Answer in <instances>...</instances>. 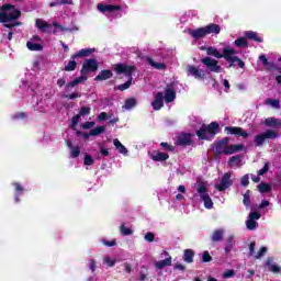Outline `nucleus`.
I'll return each mask as SVG.
<instances>
[{
  "label": "nucleus",
  "mask_w": 281,
  "mask_h": 281,
  "mask_svg": "<svg viewBox=\"0 0 281 281\" xmlns=\"http://www.w3.org/2000/svg\"><path fill=\"white\" fill-rule=\"evenodd\" d=\"M206 54L207 56H214V58H224L226 63L229 64L227 69H236V63L240 69H244L245 67V61L236 56V50L234 48L226 47L223 49V54H221L218 48L210 46L206 48Z\"/></svg>",
  "instance_id": "f257e3e1"
},
{
  "label": "nucleus",
  "mask_w": 281,
  "mask_h": 281,
  "mask_svg": "<svg viewBox=\"0 0 281 281\" xmlns=\"http://www.w3.org/2000/svg\"><path fill=\"white\" fill-rule=\"evenodd\" d=\"M221 133V124L213 121L210 124L203 123L199 130L195 131V135L202 142H212L216 135Z\"/></svg>",
  "instance_id": "f03ea898"
},
{
  "label": "nucleus",
  "mask_w": 281,
  "mask_h": 281,
  "mask_svg": "<svg viewBox=\"0 0 281 281\" xmlns=\"http://www.w3.org/2000/svg\"><path fill=\"white\" fill-rule=\"evenodd\" d=\"M137 70V67L133 65H126V64H116L114 71L116 74L126 76L127 81L125 83L119 85L116 89L119 91H126V89H131V85H133V72Z\"/></svg>",
  "instance_id": "7ed1b4c3"
},
{
  "label": "nucleus",
  "mask_w": 281,
  "mask_h": 281,
  "mask_svg": "<svg viewBox=\"0 0 281 281\" xmlns=\"http://www.w3.org/2000/svg\"><path fill=\"white\" fill-rule=\"evenodd\" d=\"M93 52H95V49L82 48L79 52L75 53L70 57L71 60L68 61V64L64 67V71H76V68L78 67V63L76 61V58H87V56H91Z\"/></svg>",
  "instance_id": "20e7f679"
},
{
  "label": "nucleus",
  "mask_w": 281,
  "mask_h": 281,
  "mask_svg": "<svg viewBox=\"0 0 281 281\" xmlns=\"http://www.w3.org/2000/svg\"><path fill=\"white\" fill-rule=\"evenodd\" d=\"M196 190L198 194H200L201 201L204 203V207L206 210H212V207H214V202H212V198H210V193H207V187H205V183L200 182Z\"/></svg>",
  "instance_id": "39448f33"
},
{
  "label": "nucleus",
  "mask_w": 281,
  "mask_h": 281,
  "mask_svg": "<svg viewBox=\"0 0 281 281\" xmlns=\"http://www.w3.org/2000/svg\"><path fill=\"white\" fill-rule=\"evenodd\" d=\"M229 137H223L220 140H215L213 143V153L214 155H227V150L229 148Z\"/></svg>",
  "instance_id": "423d86ee"
},
{
  "label": "nucleus",
  "mask_w": 281,
  "mask_h": 281,
  "mask_svg": "<svg viewBox=\"0 0 281 281\" xmlns=\"http://www.w3.org/2000/svg\"><path fill=\"white\" fill-rule=\"evenodd\" d=\"M280 134L273 130H267L266 132L255 136V145L262 146L267 139H276Z\"/></svg>",
  "instance_id": "0eeeda50"
},
{
  "label": "nucleus",
  "mask_w": 281,
  "mask_h": 281,
  "mask_svg": "<svg viewBox=\"0 0 281 281\" xmlns=\"http://www.w3.org/2000/svg\"><path fill=\"white\" fill-rule=\"evenodd\" d=\"M201 63L205 65L207 71L211 74H221V71H223V68L218 65V60L212 57H203Z\"/></svg>",
  "instance_id": "6e6552de"
},
{
  "label": "nucleus",
  "mask_w": 281,
  "mask_h": 281,
  "mask_svg": "<svg viewBox=\"0 0 281 281\" xmlns=\"http://www.w3.org/2000/svg\"><path fill=\"white\" fill-rule=\"evenodd\" d=\"M99 67H100V63H98V59L95 58L86 59L81 68V74L82 76L87 74H94V71L99 69Z\"/></svg>",
  "instance_id": "1a4fd4ad"
},
{
  "label": "nucleus",
  "mask_w": 281,
  "mask_h": 281,
  "mask_svg": "<svg viewBox=\"0 0 281 281\" xmlns=\"http://www.w3.org/2000/svg\"><path fill=\"white\" fill-rule=\"evenodd\" d=\"M234 186V181L232 180V172H225L218 184L215 186L218 192H225L227 188H232Z\"/></svg>",
  "instance_id": "9d476101"
},
{
  "label": "nucleus",
  "mask_w": 281,
  "mask_h": 281,
  "mask_svg": "<svg viewBox=\"0 0 281 281\" xmlns=\"http://www.w3.org/2000/svg\"><path fill=\"white\" fill-rule=\"evenodd\" d=\"M224 131L226 135H235V137H243V139H247V137H249V133H247L243 127L226 126Z\"/></svg>",
  "instance_id": "9b49d317"
},
{
  "label": "nucleus",
  "mask_w": 281,
  "mask_h": 281,
  "mask_svg": "<svg viewBox=\"0 0 281 281\" xmlns=\"http://www.w3.org/2000/svg\"><path fill=\"white\" fill-rule=\"evenodd\" d=\"M187 74L188 76H193L195 80H204L205 79V71L203 69L196 68V66L188 65L187 66Z\"/></svg>",
  "instance_id": "f8f14e48"
},
{
  "label": "nucleus",
  "mask_w": 281,
  "mask_h": 281,
  "mask_svg": "<svg viewBox=\"0 0 281 281\" xmlns=\"http://www.w3.org/2000/svg\"><path fill=\"white\" fill-rule=\"evenodd\" d=\"M97 10H99V12H101L102 14H106V12L111 14L112 12H120V10H122V7L117 4L99 3L97 5Z\"/></svg>",
  "instance_id": "ddd939ff"
},
{
  "label": "nucleus",
  "mask_w": 281,
  "mask_h": 281,
  "mask_svg": "<svg viewBox=\"0 0 281 281\" xmlns=\"http://www.w3.org/2000/svg\"><path fill=\"white\" fill-rule=\"evenodd\" d=\"M164 98L167 104H169L170 102H175V100H177V91H175V86H172V83L167 85Z\"/></svg>",
  "instance_id": "4468645a"
},
{
  "label": "nucleus",
  "mask_w": 281,
  "mask_h": 281,
  "mask_svg": "<svg viewBox=\"0 0 281 281\" xmlns=\"http://www.w3.org/2000/svg\"><path fill=\"white\" fill-rule=\"evenodd\" d=\"M188 34H189V36H191V38H194L195 41L205 38V36H206L204 26L199 27V29H189Z\"/></svg>",
  "instance_id": "2eb2a0df"
},
{
  "label": "nucleus",
  "mask_w": 281,
  "mask_h": 281,
  "mask_svg": "<svg viewBox=\"0 0 281 281\" xmlns=\"http://www.w3.org/2000/svg\"><path fill=\"white\" fill-rule=\"evenodd\" d=\"M176 144L178 146H191L192 145V134L191 133H182Z\"/></svg>",
  "instance_id": "dca6fc26"
},
{
  "label": "nucleus",
  "mask_w": 281,
  "mask_h": 281,
  "mask_svg": "<svg viewBox=\"0 0 281 281\" xmlns=\"http://www.w3.org/2000/svg\"><path fill=\"white\" fill-rule=\"evenodd\" d=\"M154 111H161L164 109V92H157L154 101L151 102Z\"/></svg>",
  "instance_id": "f3484780"
},
{
  "label": "nucleus",
  "mask_w": 281,
  "mask_h": 281,
  "mask_svg": "<svg viewBox=\"0 0 281 281\" xmlns=\"http://www.w3.org/2000/svg\"><path fill=\"white\" fill-rule=\"evenodd\" d=\"M113 78V70L103 69L94 77L95 82H104V80H111Z\"/></svg>",
  "instance_id": "a211bd4d"
},
{
  "label": "nucleus",
  "mask_w": 281,
  "mask_h": 281,
  "mask_svg": "<svg viewBox=\"0 0 281 281\" xmlns=\"http://www.w3.org/2000/svg\"><path fill=\"white\" fill-rule=\"evenodd\" d=\"M204 32H205L206 36L209 34H213L216 36L218 34H221V25L215 24V23H210L204 26Z\"/></svg>",
  "instance_id": "6ab92c4d"
},
{
  "label": "nucleus",
  "mask_w": 281,
  "mask_h": 281,
  "mask_svg": "<svg viewBox=\"0 0 281 281\" xmlns=\"http://www.w3.org/2000/svg\"><path fill=\"white\" fill-rule=\"evenodd\" d=\"M81 82H87L86 76L77 77L72 81L68 82L65 86V91H70V89H74V87H78V85H80Z\"/></svg>",
  "instance_id": "aec40b11"
},
{
  "label": "nucleus",
  "mask_w": 281,
  "mask_h": 281,
  "mask_svg": "<svg viewBox=\"0 0 281 281\" xmlns=\"http://www.w3.org/2000/svg\"><path fill=\"white\" fill-rule=\"evenodd\" d=\"M170 158V155L164 151H154L151 155L153 161H166Z\"/></svg>",
  "instance_id": "412c9836"
},
{
  "label": "nucleus",
  "mask_w": 281,
  "mask_h": 281,
  "mask_svg": "<svg viewBox=\"0 0 281 281\" xmlns=\"http://www.w3.org/2000/svg\"><path fill=\"white\" fill-rule=\"evenodd\" d=\"M5 19H7V23H10V21H16L21 19V11L19 9H14L10 13L5 12Z\"/></svg>",
  "instance_id": "4be33fe9"
},
{
  "label": "nucleus",
  "mask_w": 281,
  "mask_h": 281,
  "mask_svg": "<svg viewBox=\"0 0 281 281\" xmlns=\"http://www.w3.org/2000/svg\"><path fill=\"white\" fill-rule=\"evenodd\" d=\"M235 236L229 235L226 239V246L224 248L225 254H232V249H234V245H236V241L234 240Z\"/></svg>",
  "instance_id": "5701e85b"
},
{
  "label": "nucleus",
  "mask_w": 281,
  "mask_h": 281,
  "mask_svg": "<svg viewBox=\"0 0 281 281\" xmlns=\"http://www.w3.org/2000/svg\"><path fill=\"white\" fill-rule=\"evenodd\" d=\"M147 63L150 65V67H154V69H158L159 71H164L167 69L166 64L164 63H156L153 58L147 57Z\"/></svg>",
  "instance_id": "b1692460"
},
{
  "label": "nucleus",
  "mask_w": 281,
  "mask_h": 281,
  "mask_svg": "<svg viewBox=\"0 0 281 281\" xmlns=\"http://www.w3.org/2000/svg\"><path fill=\"white\" fill-rule=\"evenodd\" d=\"M245 37L248 38L249 41H255L256 43H262L263 42L262 37H260L254 31H246L245 32Z\"/></svg>",
  "instance_id": "393cba45"
},
{
  "label": "nucleus",
  "mask_w": 281,
  "mask_h": 281,
  "mask_svg": "<svg viewBox=\"0 0 281 281\" xmlns=\"http://www.w3.org/2000/svg\"><path fill=\"white\" fill-rule=\"evenodd\" d=\"M35 25L37 29H40L41 32H47V30H52V24H49L41 19H37L35 21Z\"/></svg>",
  "instance_id": "a878e982"
},
{
  "label": "nucleus",
  "mask_w": 281,
  "mask_h": 281,
  "mask_svg": "<svg viewBox=\"0 0 281 281\" xmlns=\"http://www.w3.org/2000/svg\"><path fill=\"white\" fill-rule=\"evenodd\" d=\"M156 269H164L165 267H172V257H168L164 260L155 263Z\"/></svg>",
  "instance_id": "bb28decb"
},
{
  "label": "nucleus",
  "mask_w": 281,
  "mask_h": 281,
  "mask_svg": "<svg viewBox=\"0 0 281 281\" xmlns=\"http://www.w3.org/2000/svg\"><path fill=\"white\" fill-rule=\"evenodd\" d=\"M225 236V231L223 229H215L212 235L213 243H221L223 240V237Z\"/></svg>",
  "instance_id": "cd10ccee"
},
{
  "label": "nucleus",
  "mask_w": 281,
  "mask_h": 281,
  "mask_svg": "<svg viewBox=\"0 0 281 281\" xmlns=\"http://www.w3.org/2000/svg\"><path fill=\"white\" fill-rule=\"evenodd\" d=\"M113 144L116 150L121 153V155H128V149H126V147L120 142V139L115 138L113 140Z\"/></svg>",
  "instance_id": "c85d7f7f"
},
{
  "label": "nucleus",
  "mask_w": 281,
  "mask_h": 281,
  "mask_svg": "<svg viewBox=\"0 0 281 281\" xmlns=\"http://www.w3.org/2000/svg\"><path fill=\"white\" fill-rule=\"evenodd\" d=\"M245 148V145L243 144H236V145H228V150L226 151V155H234V153H240Z\"/></svg>",
  "instance_id": "c756f323"
},
{
  "label": "nucleus",
  "mask_w": 281,
  "mask_h": 281,
  "mask_svg": "<svg viewBox=\"0 0 281 281\" xmlns=\"http://www.w3.org/2000/svg\"><path fill=\"white\" fill-rule=\"evenodd\" d=\"M243 161V156L240 155H236V156H232L228 159V166L232 168L233 166L238 167L240 166V162Z\"/></svg>",
  "instance_id": "7c9ffc66"
},
{
  "label": "nucleus",
  "mask_w": 281,
  "mask_h": 281,
  "mask_svg": "<svg viewBox=\"0 0 281 281\" xmlns=\"http://www.w3.org/2000/svg\"><path fill=\"white\" fill-rule=\"evenodd\" d=\"M267 267H270V271H272V273H280L281 268L278 265H273V258L269 257L266 261Z\"/></svg>",
  "instance_id": "2f4dec72"
},
{
  "label": "nucleus",
  "mask_w": 281,
  "mask_h": 281,
  "mask_svg": "<svg viewBox=\"0 0 281 281\" xmlns=\"http://www.w3.org/2000/svg\"><path fill=\"white\" fill-rule=\"evenodd\" d=\"M184 262H188L189 265L194 262V250L192 249H184Z\"/></svg>",
  "instance_id": "473e14b6"
},
{
  "label": "nucleus",
  "mask_w": 281,
  "mask_h": 281,
  "mask_svg": "<svg viewBox=\"0 0 281 281\" xmlns=\"http://www.w3.org/2000/svg\"><path fill=\"white\" fill-rule=\"evenodd\" d=\"M26 47L30 49V52H43V45L36 44L34 42H27Z\"/></svg>",
  "instance_id": "72a5a7b5"
},
{
  "label": "nucleus",
  "mask_w": 281,
  "mask_h": 281,
  "mask_svg": "<svg viewBox=\"0 0 281 281\" xmlns=\"http://www.w3.org/2000/svg\"><path fill=\"white\" fill-rule=\"evenodd\" d=\"M105 131H106V126L104 125L97 126L90 130V135H92V137H97L98 135H102V133H104Z\"/></svg>",
  "instance_id": "f704fd0d"
},
{
  "label": "nucleus",
  "mask_w": 281,
  "mask_h": 281,
  "mask_svg": "<svg viewBox=\"0 0 281 281\" xmlns=\"http://www.w3.org/2000/svg\"><path fill=\"white\" fill-rule=\"evenodd\" d=\"M257 188L259 192H261V194H267V192H271V184L267 182H260Z\"/></svg>",
  "instance_id": "c9c22d12"
},
{
  "label": "nucleus",
  "mask_w": 281,
  "mask_h": 281,
  "mask_svg": "<svg viewBox=\"0 0 281 281\" xmlns=\"http://www.w3.org/2000/svg\"><path fill=\"white\" fill-rule=\"evenodd\" d=\"M243 203L246 207L251 205V190H247L244 194Z\"/></svg>",
  "instance_id": "e433bc0d"
},
{
  "label": "nucleus",
  "mask_w": 281,
  "mask_h": 281,
  "mask_svg": "<svg viewBox=\"0 0 281 281\" xmlns=\"http://www.w3.org/2000/svg\"><path fill=\"white\" fill-rule=\"evenodd\" d=\"M236 47H249V43L247 42V37H238L235 41Z\"/></svg>",
  "instance_id": "4c0bfd02"
},
{
  "label": "nucleus",
  "mask_w": 281,
  "mask_h": 281,
  "mask_svg": "<svg viewBox=\"0 0 281 281\" xmlns=\"http://www.w3.org/2000/svg\"><path fill=\"white\" fill-rule=\"evenodd\" d=\"M134 106H137V100L135 98H128L125 101V109L131 110L134 109Z\"/></svg>",
  "instance_id": "58836bf2"
},
{
  "label": "nucleus",
  "mask_w": 281,
  "mask_h": 281,
  "mask_svg": "<svg viewBox=\"0 0 281 281\" xmlns=\"http://www.w3.org/2000/svg\"><path fill=\"white\" fill-rule=\"evenodd\" d=\"M120 232L122 236H133V229L126 227V225L124 224L120 226Z\"/></svg>",
  "instance_id": "ea45409f"
},
{
  "label": "nucleus",
  "mask_w": 281,
  "mask_h": 281,
  "mask_svg": "<svg viewBox=\"0 0 281 281\" xmlns=\"http://www.w3.org/2000/svg\"><path fill=\"white\" fill-rule=\"evenodd\" d=\"M246 227L247 229L254 231L258 227V222L248 217V220L246 221Z\"/></svg>",
  "instance_id": "a19ab883"
},
{
  "label": "nucleus",
  "mask_w": 281,
  "mask_h": 281,
  "mask_svg": "<svg viewBox=\"0 0 281 281\" xmlns=\"http://www.w3.org/2000/svg\"><path fill=\"white\" fill-rule=\"evenodd\" d=\"M266 104H270V106H273L274 109H280V100H278V99L268 98L266 100Z\"/></svg>",
  "instance_id": "79ce46f5"
},
{
  "label": "nucleus",
  "mask_w": 281,
  "mask_h": 281,
  "mask_svg": "<svg viewBox=\"0 0 281 281\" xmlns=\"http://www.w3.org/2000/svg\"><path fill=\"white\" fill-rule=\"evenodd\" d=\"M83 164L85 166H93V164H95V160H93V157L91 155L86 154L83 158Z\"/></svg>",
  "instance_id": "37998d69"
},
{
  "label": "nucleus",
  "mask_w": 281,
  "mask_h": 281,
  "mask_svg": "<svg viewBox=\"0 0 281 281\" xmlns=\"http://www.w3.org/2000/svg\"><path fill=\"white\" fill-rule=\"evenodd\" d=\"M70 157H71L72 159H76V158L80 157V147H78V146L72 147V148L70 149Z\"/></svg>",
  "instance_id": "c03bdc74"
},
{
  "label": "nucleus",
  "mask_w": 281,
  "mask_h": 281,
  "mask_svg": "<svg viewBox=\"0 0 281 281\" xmlns=\"http://www.w3.org/2000/svg\"><path fill=\"white\" fill-rule=\"evenodd\" d=\"M91 113V106H82L78 113L80 117H85V115H89Z\"/></svg>",
  "instance_id": "a18cd8bd"
},
{
  "label": "nucleus",
  "mask_w": 281,
  "mask_h": 281,
  "mask_svg": "<svg viewBox=\"0 0 281 281\" xmlns=\"http://www.w3.org/2000/svg\"><path fill=\"white\" fill-rule=\"evenodd\" d=\"M12 186L15 188V194H23V192H25V188H23L21 183L13 182Z\"/></svg>",
  "instance_id": "49530a36"
},
{
  "label": "nucleus",
  "mask_w": 281,
  "mask_h": 281,
  "mask_svg": "<svg viewBox=\"0 0 281 281\" xmlns=\"http://www.w3.org/2000/svg\"><path fill=\"white\" fill-rule=\"evenodd\" d=\"M80 115L76 114L75 116H72L71 119V128L72 131H76V127L78 126V122H80Z\"/></svg>",
  "instance_id": "de8ad7c7"
},
{
  "label": "nucleus",
  "mask_w": 281,
  "mask_h": 281,
  "mask_svg": "<svg viewBox=\"0 0 281 281\" xmlns=\"http://www.w3.org/2000/svg\"><path fill=\"white\" fill-rule=\"evenodd\" d=\"M265 254H267V247H261L259 251L255 255V260H260V258H262Z\"/></svg>",
  "instance_id": "09e8293b"
},
{
  "label": "nucleus",
  "mask_w": 281,
  "mask_h": 281,
  "mask_svg": "<svg viewBox=\"0 0 281 281\" xmlns=\"http://www.w3.org/2000/svg\"><path fill=\"white\" fill-rule=\"evenodd\" d=\"M269 172V162H266L263 168L257 171L258 177H262Z\"/></svg>",
  "instance_id": "8fccbe9b"
},
{
  "label": "nucleus",
  "mask_w": 281,
  "mask_h": 281,
  "mask_svg": "<svg viewBox=\"0 0 281 281\" xmlns=\"http://www.w3.org/2000/svg\"><path fill=\"white\" fill-rule=\"evenodd\" d=\"M202 262H212V256L210 255V251L205 250L202 254Z\"/></svg>",
  "instance_id": "3c124183"
},
{
  "label": "nucleus",
  "mask_w": 281,
  "mask_h": 281,
  "mask_svg": "<svg viewBox=\"0 0 281 281\" xmlns=\"http://www.w3.org/2000/svg\"><path fill=\"white\" fill-rule=\"evenodd\" d=\"M240 184L244 188H247V186H249V173H246L245 176L241 177Z\"/></svg>",
  "instance_id": "603ef678"
},
{
  "label": "nucleus",
  "mask_w": 281,
  "mask_h": 281,
  "mask_svg": "<svg viewBox=\"0 0 281 281\" xmlns=\"http://www.w3.org/2000/svg\"><path fill=\"white\" fill-rule=\"evenodd\" d=\"M161 148H164V150H168L169 153H172V150H175V146L168 144V143H160Z\"/></svg>",
  "instance_id": "864d4df0"
},
{
  "label": "nucleus",
  "mask_w": 281,
  "mask_h": 281,
  "mask_svg": "<svg viewBox=\"0 0 281 281\" xmlns=\"http://www.w3.org/2000/svg\"><path fill=\"white\" fill-rule=\"evenodd\" d=\"M262 214H260L259 212H251L248 216V218H250L251 221H259V218H261Z\"/></svg>",
  "instance_id": "5fc2aeb1"
},
{
  "label": "nucleus",
  "mask_w": 281,
  "mask_h": 281,
  "mask_svg": "<svg viewBox=\"0 0 281 281\" xmlns=\"http://www.w3.org/2000/svg\"><path fill=\"white\" fill-rule=\"evenodd\" d=\"M145 240L147 243H155V234L153 232H148L146 235H145Z\"/></svg>",
  "instance_id": "6e6d98bb"
},
{
  "label": "nucleus",
  "mask_w": 281,
  "mask_h": 281,
  "mask_svg": "<svg viewBox=\"0 0 281 281\" xmlns=\"http://www.w3.org/2000/svg\"><path fill=\"white\" fill-rule=\"evenodd\" d=\"M249 256H256V241L249 244Z\"/></svg>",
  "instance_id": "4d7b16f0"
},
{
  "label": "nucleus",
  "mask_w": 281,
  "mask_h": 281,
  "mask_svg": "<svg viewBox=\"0 0 281 281\" xmlns=\"http://www.w3.org/2000/svg\"><path fill=\"white\" fill-rule=\"evenodd\" d=\"M95 126V122H85L82 125H81V128H85V131H89V128Z\"/></svg>",
  "instance_id": "13d9d810"
},
{
  "label": "nucleus",
  "mask_w": 281,
  "mask_h": 281,
  "mask_svg": "<svg viewBox=\"0 0 281 281\" xmlns=\"http://www.w3.org/2000/svg\"><path fill=\"white\" fill-rule=\"evenodd\" d=\"M26 117H27V114L25 112H19L13 116L14 120H25Z\"/></svg>",
  "instance_id": "bf43d9fd"
},
{
  "label": "nucleus",
  "mask_w": 281,
  "mask_h": 281,
  "mask_svg": "<svg viewBox=\"0 0 281 281\" xmlns=\"http://www.w3.org/2000/svg\"><path fill=\"white\" fill-rule=\"evenodd\" d=\"M1 10L10 11V10H16V8L14 7V4L7 3L2 5Z\"/></svg>",
  "instance_id": "052dcab7"
},
{
  "label": "nucleus",
  "mask_w": 281,
  "mask_h": 281,
  "mask_svg": "<svg viewBox=\"0 0 281 281\" xmlns=\"http://www.w3.org/2000/svg\"><path fill=\"white\" fill-rule=\"evenodd\" d=\"M235 273L236 272L234 270H227L223 273V278H234Z\"/></svg>",
  "instance_id": "680f3d73"
},
{
  "label": "nucleus",
  "mask_w": 281,
  "mask_h": 281,
  "mask_svg": "<svg viewBox=\"0 0 281 281\" xmlns=\"http://www.w3.org/2000/svg\"><path fill=\"white\" fill-rule=\"evenodd\" d=\"M65 98H66L67 100H76V98H80V95H78L77 92H72V93H70V94H66Z\"/></svg>",
  "instance_id": "e2e57ef3"
},
{
  "label": "nucleus",
  "mask_w": 281,
  "mask_h": 281,
  "mask_svg": "<svg viewBox=\"0 0 281 281\" xmlns=\"http://www.w3.org/2000/svg\"><path fill=\"white\" fill-rule=\"evenodd\" d=\"M19 25H21V22L5 23L4 27H8L9 30H12V27H16Z\"/></svg>",
  "instance_id": "0e129e2a"
},
{
  "label": "nucleus",
  "mask_w": 281,
  "mask_h": 281,
  "mask_svg": "<svg viewBox=\"0 0 281 281\" xmlns=\"http://www.w3.org/2000/svg\"><path fill=\"white\" fill-rule=\"evenodd\" d=\"M108 117H109V114H106V112H101L98 115V120H100L101 122H104V120H108Z\"/></svg>",
  "instance_id": "69168bd1"
},
{
  "label": "nucleus",
  "mask_w": 281,
  "mask_h": 281,
  "mask_svg": "<svg viewBox=\"0 0 281 281\" xmlns=\"http://www.w3.org/2000/svg\"><path fill=\"white\" fill-rule=\"evenodd\" d=\"M103 245H105V247H115L116 243L115 239L109 241V240H103Z\"/></svg>",
  "instance_id": "338daca9"
},
{
  "label": "nucleus",
  "mask_w": 281,
  "mask_h": 281,
  "mask_svg": "<svg viewBox=\"0 0 281 281\" xmlns=\"http://www.w3.org/2000/svg\"><path fill=\"white\" fill-rule=\"evenodd\" d=\"M89 269L92 271V273L95 271V261H94V259L90 260Z\"/></svg>",
  "instance_id": "774afa93"
}]
</instances>
